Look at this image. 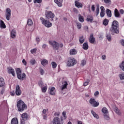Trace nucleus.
Here are the masks:
<instances>
[{
    "mask_svg": "<svg viewBox=\"0 0 124 124\" xmlns=\"http://www.w3.org/2000/svg\"><path fill=\"white\" fill-rule=\"evenodd\" d=\"M120 28H119V22L117 20H114L112 23L111 27L109 31L112 35L115 33L118 34L120 32Z\"/></svg>",
    "mask_w": 124,
    "mask_h": 124,
    "instance_id": "1",
    "label": "nucleus"
},
{
    "mask_svg": "<svg viewBox=\"0 0 124 124\" xmlns=\"http://www.w3.org/2000/svg\"><path fill=\"white\" fill-rule=\"evenodd\" d=\"M60 112H56L54 114V116L56 117L53 120V124H63L62 117H61L60 118L58 117L60 116Z\"/></svg>",
    "mask_w": 124,
    "mask_h": 124,
    "instance_id": "2",
    "label": "nucleus"
},
{
    "mask_svg": "<svg viewBox=\"0 0 124 124\" xmlns=\"http://www.w3.org/2000/svg\"><path fill=\"white\" fill-rule=\"evenodd\" d=\"M17 107L19 112H22L27 109V105L25 104L24 101L22 100H19L17 103Z\"/></svg>",
    "mask_w": 124,
    "mask_h": 124,
    "instance_id": "3",
    "label": "nucleus"
},
{
    "mask_svg": "<svg viewBox=\"0 0 124 124\" xmlns=\"http://www.w3.org/2000/svg\"><path fill=\"white\" fill-rule=\"evenodd\" d=\"M16 72L17 77L18 79H19L21 81L24 80V79L26 78V74H25V73H23L22 75V71H21V69H20L19 68H17V69H16Z\"/></svg>",
    "mask_w": 124,
    "mask_h": 124,
    "instance_id": "4",
    "label": "nucleus"
},
{
    "mask_svg": "<svg viewBox=\"0 0 124 124\" xmlns=\"http://www.w3.org/2000/svg\"><path fill=\"white\" fill-rule=\"evenodd\" d=\"M46 17L47 19H51V21H54V18H55V14L51 11H46Z\"/></svg>",
    "mask_w": 124,
    "mask_h": 124,
    "instance_id": "5",
    "label": "nucleus"
},
{
    "mask_svg": "<svg viewBox=\"0 0 124 124\" xmlns=\"http://www.w3.org/2000/svg\"><path fill=\"white\" fill-rule=\"evenodd\" d=\"M40 20H41L43 25H44L46 28H51L52 27V23L48 20H45L43 17H40Z\"/></svg>",
    "mask_w": 124,
    "mask_h": 124,
    "instance_id": "6",
    "label": "nucleus"
},
{
    "mask_svg": "<svg viewBox=\"0 0 124 124\" xmlns=\"http://www.w3.org/2000/svg\"><path fill=\"white\" fill-rule=\"evenodd\" d=\"M77 63V62L76 60L73 58H69L68 59V61L67 62V66H73L75 64Z\"/></svg>",
    "mask_w": 124,
    "mask_h": 124,
    "instance_id": "7",
    "label": "nucleus"
},
{
    "mask_svg": "<svg viewBox=\"0 0 124 124\" xmlns=\"http://www.w3.org/2000/svg\"><path fill=\"white\" fill-rule=\"evenodd\" d=\"M50 45H51L54 50H59V43L56 41H49V42Z\"/></svg>",
    "mask_w": 124,
    "mask_h": 124,
    "instance_id": "8",
    "label": "nucleus"
},
{
    "mask_svg": "<svg viewBox=\"0 0 124 124\" xmlns=\"http://www.w3.org/2000/svg\"><path fill=\"white\" fill-rule=\"evenodd\" d=\"M89 103L93 106V107H97L99 105V103L96 102L93 98H91L89 100Z\"/></svg>",
    "mask_w": 124,
    "mask_h": 124,
    "instance_id": "9",
    "label": "nucleus"
},
{
    "mask_svg": "<svg viewBox=\"0 0 124 124\" xmlns=\"http://www.w3.org/2000/svg\"><path fill=\"white\" fill-rule=\"evenodd\" d=\"M5 15L7 21H9V20H10V17H11V10L10 8H7L6 9Z\"/></svg>",
    "mask_w": 124,
    "mask_h": 124,
    "instance_id": "10",
    "label": "nucleus"
},
{
    "mask_svg": "<svg viewBox=\"0 0 124 124\" xmlns=\"http://www.w3.org/2000/svg\"><path fill=\"white\" fill-rule=\"evenodd\" d=\"M8 73L9 74H12L14 77H15V71L11 67H9L7 68Z\"/></svg>",
    "mask_w": 124,
    "mask_h": 124,
    "instance_id": "11",
    "label": "nucleus"
},
{
    "mask_svg": "<svg viewBox=\"0 0 124 124\" xmlns=\"http://www.w3.org/2000/svg\"><path fill=\"white\" fill-rule=\"evenodd\" d=\"M16 95H21V94H22V91H21V89H20V86L19 85H17L16 87Z\"/></svg>",
    "mask_w": 124,
    "mask_h": 124,
    "instance_id": "12",
    "label": "nucleus"
},
{
    "mask_svg": "<svg viewBox=\"0 0 124 124\" xmlns=\"http://www.w3.org/2000/svg\"><path fill=\"white\" fill-rule=\"evenodd\" d=\"M3 78H0V88H5V82H4Z\"/></svg>",
    "mask_w": 124,
    "mask_h": 124,
    "instance_id": "13",
    "label": "nucleus"
},
{
    "mask_svg": "<svg viewBox=\"0 0 124 124\" xmlns=\"http://www.w3.org/2000/svg\"><path fill=\"white\" fill-rule=\"evenodd\" d=\"M67 86H68V83H67V81H64L62 82V86L61 88L62 91H63L64 89H66V88H67Z\"/></svg>",
    "mask_w": 124,
    "mask_h": 124,
    "instance_id": "14",
    "label": "nucleus"
},
{
    "mask_svg": "<svg viewBox=\"0 0 124 124\" xmlns=\"http://www.w3.org/2000/svg\"><path fill=\"white\" fill-rule=\"evenodd\" d=\"M95 41V38L93 37V34H91L90 35V37L89 38V42H90V43H92V44H93Z\"/></svg>",
    "mask_w": 124,
    "mask_h": 124,
    "instance_id": "15",
    "label": "nucleus"
},
{
    "mask_svg": "<svg viewBox=\"0 0 124 124\" xmlns=\"http://www.w3.org/2000/svg\"><path fill=\"white\" fill-rule=\"evenodd\" d=\"M86 20L87 22H90V23H93V17L92 15H88L87 16Z\"/></svg>",
    "mask_w": 124,
    "mask_h": 124,
    "instance_id": "16",
    "label": "nucleus"
},
{
    "mask_svg": "<svg viewBox=\"0 0 124 124\" xmlns=\"http://www.w3.org/2000/svg\"><path fill=\"white\" fill-rule=\"evenodd\" d=\"M113 109L114 111H115L117 115H119V116H121V115H122L121 111H120V110L119 109V108H117V107L115 106H113Z\"/></svg>",
    "mask_w": 124,
    "mask_h": 124,
    "instance_id": "17",
    "label": "nucleus"
},
{
    "mask_svg": "<svg viewBox=\"0 0 124 124\" xmlns=\"http://www.w3.org/2000/svg\"><path fill=\"white\" fill-rule=\"evenodd\" d=\"M75 6L78 7V8H80V7L82 8L83 7V5L78 1H75Z\"/></svg>",
    "mask_w": 124,
    "mask_h": 124,
    "instance_id": "18",
    "label": "nucleus"
},
{
    "mask_svg": "<svg viewBox=\"0 0 124 124\" xmlns=\"http://www.w3.org/2000/svg\"><path fill=\"white\" fill-rule=\"evenodd\" d=\"M54 2L55 3H57L59 7L62 6V0H60V2L59 1V0H54Z\"/></svg>",
    "mask_w": 124,
    "mask_h": 124,
    "instance_id": "19",
    "label": "nucleus"
},
{
    "mask_svg": "<svg viewBox=\"0 0 124 124\" xmlns=\"http://www.w3.org/2000/svg\"><path fill=\"white\" fill-rule=\"evenodd\" d=\"M120 13L119 12V10L118 9H115L114 10V16L116 18H120Z\"/></svg>",
    "mask_w": 124,
    "mask_h": 124,
    "instance_id": "20",
    "label": "nucleus"
},
{
    "mask_svg": "<svg viewBox=\"0 0 124 124\" xmlns=\"http://www.w3.org/2000/svg\"><path fill=\"white\" fill-rule=\"evenodd\" d=\"M11 37L15 38L16 37V31L13 30L11 33Z\"/></svg>",
    "mask_w": 124,
    "mask_h": 124,
    "instance_id": "21",
    "label": "nucleus"
},
{
    "mask_svg": "<svg viewBox=\"0 0 124 124\" xmlns=\"http://www.w3.org/2000/svg\"><path fill=\"white\" fill-rule=\"evenodd\" d=\"M21 117L23 120H25L27 121V120H28V118H29V116H28V114L27 113H24L21 115Z\"/></svg>",
    "mask_w": 124,
    "mask_h": 124,
    "instance_id": "22",
    "label": "nucleus"
},
{
    "mask_svg": "<svg viewBox=\"0 0 124 124\" xmlns=\"http://www.w3.org/2000/svg\"><path fill=\"white\" fill-rule=\"evenodd\" d=\"M11 124H18V119L16 118H13L11 120Z\"/></svg>",
    "mask_w": 124,
    "mask_h": 124,
    "instance_id": "23",
    "label": "nucleus"
},
{
    "mask_svg": "<svg viewBox=\"0 0 124 124\" xmlns=\"http://www.w3.org/2000/svg\"><path fill=\"white\" fill-rule=\"evenodd\" d=\"M83 49L84 50H88L89 49V45L88 43H84L83 45Z\"/></svg>",
    "mask_w": 124,
    "mask_h": 124,
    "instance_id": "24",
    "label": "nucleus"
},
{
    "mask_svg": "<svg viewBox=\"0 0 124 124\" xmlns=\"http://www.w3.org/2000/svg\"><path fill=\"white\" fill-rule=\"evenodd\" d=\"M77 54V51H76V49H71L70 50V54L72 55H76Z\"/></svg>",
    "mask_w": 124,
    "mask_h": 124,
    "instance_id": "25",
    "label": "nucleus"
},
{
    "mask_svg": "<svg viewBox=\"0 0 124 124\" xmlns=\"http://www.w3.org/2000/svg\"><path fill=\"white\" fill-rule=\"evenodd\" d=\"M0 28H2V29H5V28H6V26H5L4 22H3V21L1 20L0 21Z\"/></svg>",
    "mask_w": 124,
    "mask_h": 124,
    "instance_id": "26",
    "label": "nucleus"
},
{
    "mask_svg": "<svg viewBox=\"0 0 124 124\" xmlns=\"http://www.w3.org/2000/svg\"><path fill=\"white\" fill-rule=\"evenodd\" d=\"M41 64L43 65L44 66H45L46 64H48V61L46 59H44L43 61L41 62Z\"/></svg>",
    "mask_w": 124,
    "mask_h": 124,
    "instance_id": "27",
    "label": "nucleus"
},
{
    "mask_svg": "<svg viewBox=\"0 0 124 124\" xmlns=\"http://www.w3.org/2000/svg\"><path fill=\"white\" fill-rule=\"evenodd\" d=\"M106 14L108 17H112V12L109 9H107Z\"/></svg>",
    "mask_w": 124,
    "mask_h": 124,
    "instance_id": "28",
    "label": "nucleus"
},
{
    "mask_svg": "<svg viewBox=\"0 0 124 124\" xmlns=\"http://www.w3.org/2000/svg\"><path fill=\"white\" fill-rule=\"evenodd\" d=\"M91 113L93 115V117L94 118H96V119L99 118V116H98V115L96 114V113L94 111H93V109L91 110Z\"/></svg>",
    "mask_w": 124,
    "mask_h": 124,
    "instance_id": "29",
    "label": "nucleus"
},
{
    "mask_svg": "<svg viewBox=\"0 0 124 124\" xmlns=\"http://www.w3.org/2000/svg\"><path fill=\"white\" fill-rule=\"evenodd\" d=\"M54 91H55V87H52L50 90V92H49L50 94H51V95H54V94H55Z\"/></svg>",
    "mask_w": 124,
    "mask_h": 124,
    "instance_id": "30",
    "label": "nucleus"
},
{
    "mask_svg": "<svg viewBox=\"0 0 124 124\" xmlns=\"http://www.w3.org/2000/svg\"><path fill=\"white\" fill-rule=\"evenodd\" d=\"M102 112L104 113V114H108V109L106 108H103L102 109Z\"/></svg>",
    "mask_w": 124,
    "mask_h": 124,
    "instance_id": "31",
    "label": "nucleus"
},
{
    "mask_svg": "<svg viewBox=\"0 0 124 124\" xmlns=\"http://www.w3.org/2000/svg\"><path fill=\"white\" fill-rule=\"evenodd\" d=\"M79 41L81 44H82V43H84V42L85 41V39H84V36H82L79 37Z\"/></svg>",
    "mask_w": 124,
    "mask_h": 124,
    "instance_id": "32",
    "label": "nucleus"
},
{
    "mask_svg": "<svg viewBox=\"0 0 124 124\" xmlns=\"http://www.w3.org/2000/svg\"><path fill=\"white\" fill-rule=\"evenodd\" d=\"M119 66L122 70H123V71H124V61H123L122 62Z\"/></svg>",
    "mask_w": 124,
    "mask_h": 124,
    "instance_id": "33",
    "label": "nucleus"
},
{
    "mask_svg": "<svg viewBox=\"0 0 124 124\" xmlns=\"http://www.w3.org/2000/svg\"><path fill=\"white\" fill-rule=\"evenodd\" d=\"M108 23H109V21H108V19L106 18L104 20L103 24L104 26H107V25H108Z\"/></svg>",
    "mask_w": 124,
    "mask_h": 124,
    "instance_id": "34",
    "label": "nucleus"
},
{
    "mask_svg": "<svg viewBox=\"0 0 124 124\" xmlns=\"http://www.w3.org/2000/svg\"><path fill=\"white\" fill-rule=\"evenodd\" d=\"M28 26H32V20L31 19H28L27 22Z\"/></svg>",
    "mask_w": 124,
    "mask_h": 124,
    "instance_id": "35",
    "label": "nucleus"
},
{
    "mask_svg": "<svg viewBox=\"0 0 124 124\" xmlns=\"http://www.w3.org/2000/svg\"><path fill=\"white\" fill-rule=\"evenodd\" d=\"M36 62V61H35V59H31L30 61V63H31V64L32 65H34V64H35Z\"/></svg>",
    "mask_w": 124,
    "mask_h": 124,
    "instance_id": "36",
    "label": "nucleus"
},
{
    "mask_svg": "<svg viewBox=\"0 0 124 124\" xmlns=\"http://www.w3.org/2000/svg\"><path fill=\"white\" fill-rule=\"evenodd\" d=\"M77 27L78 30H80L82 28V24L78 22L77 23Z\"/></svg>",
    "mask_w": 124,
    "mask_h": 124,
    "instance_id": "37",
    "label": "nucleus"
},
{
    "mask_svg": "<svg viewBox=\"0 0 124 124\" xmlns=\"http://www.w3.org/2000/svg\"><path fill=\"white\" fill-rule=\"evenodd\" d=\"M51 65L52 66V68H56V67H57V63L55 62H51Z\"/></svg>",
    "mask_w": 124,
    "mask_h": 124,
    "instance_id": "38",
    "label": "nucleus"
},
{
    "mask_svg": "<svg viewBox=\"0 0 124 124\" xmlns=\"http://www.w3.org/2000/svg\"><path fill=\"white\" fill-rule=\"evenodd\" d=\"M78 20L79 22L81 23H83L84 22V17L83 16H80L78 18Z\"/></svg>",
    "mask_w": 124,
    "mask_h": 124,
    "instance_id": "39",
    "label": "nucleus"
},
{
    "mask_svg": "<svg viewBox=\"0 0 124 124\" xmlns=\"http://www.w3.org/2000/svg\"><path fill=\"white\" fill-rule=\"evenodd\" d=\"M89 83H90V79H87V81L84 83L83 85L84 86V87H86V86H88Z\"/></svg>",
    "mask_w": 124,
    "mask_h": 124,
    "instance_id": "40",
    "label": "nucleus"
},
{
    "mask_svg": "<svg viewBox=\"0 0 124 124\" xmlns=\"http://www.w3.org/2000/svg\"><path fill=\"white\" fill-rule=\"evenodd\" d=\"M104 116V119H105V120H107V121H109V120H110V117H109V116H108V115L105 114Z\"/></svg>",
    "mask_w": 124,
    "mask_h": 124,
    "instance_id": "41",
    "label": "nucleus"
},
{
    "mask_svg": "<svg viewBox=\"0 0 124 124\" xmlns=\"http://www.w3.org/2000/svg\"><path fill=\"white\" fill-rule=\"evenodd\" d=\"M46 91H47V86H45V87L42 88V93H46Z\"/></svg>",
    "mask_w": 124,
    "mask_h": 124,
    "instance_id": "42",
    "label": "nucleus"
},
{
    "mask_svg": "<svg viewBox=\"0 0 124 124\" xmlns=\"http://www.w3.org/2000/svg\"><path fill=\"white\" fill-rule=\"evenodd\" d=\"M34 3H41L42 0H33Z\"/></svg>",
    "mask_w": 124,
    "mask_h": 124,
    "instance_id": "43",
    "label": "nucleus"
},
{
    "mask_svg": "<svg viewBox=\"0 0 124 124\" xmlns=\"http://www.w3.org/2000/svg\"><path fill=\"white\" fill-rule=\"evenodd\" d=\"M38 84L41 88H42V87H44V84L43 83V82H42V81H39Z\"/></svg>",
    "mask_w": 124,
    "mask_h": 124,
    "instance_id": "44",
    "label": "nucleus"
},
{
    "mask_svg": "<svg viewBox=\"0 0 124 124\" xmlns=\"http://www.w3.org/2000/svg\"><path fill=\"white\" fill-rule=\"evenodd\" d=\"M107 38L108 39V40L109 41H111V34H108L107 35Z\"/></svg>",
    "mask_w": 124,
    "mask_h": 124,
    "instance_id": "45",
    "label": "nucleus"
},
{
    "mask_svg": "<svg viewBox=\"0 0 124 124\" xmlns=\"http://www.w3.org/2000/svg\"><path fill=\"white\" fill-rule=\"evenodd\" d=\"M119 77L120 80H124V74H120Z\"/></svg>",
    "mask_w": 124,
    "mask_h": 124,
    "instance_id": "46",
    "label": "nucleus"
},
{
    "mask_svg": "<svg viewBox=\"0 0 124 124\" xmlns=\"http://www.w3.org/2000/svg\"><path fill=\"white\" fill-rule=\"evenodd\" d=\"M36 51H37V49L34 48L31 50V54H34V53H36Z\"/></svg>",
    "mask_w": 124,
    "mask_h": 124,
    "instance_id": "47",
    "label": "nucleus"
},
{
    "mask_svg": "<svg viewBox=\"0 0 124 124\" xmlns=\"http://www.w3.org/2000/svg\"><path fill=\"white\" fill-rule=\"evenodd\" d=\"M96 16L99 14V7L97 6L96 10Z\"/></svg>",
    "mask_w": 124,
    "mask_h": 124,
    "instance_id": "48",
    "label": "nucleus"
},
{
    "mask_svg": "<svg viewBox=\"0 0 124 124\" xmlns=\"http://www.w3.org/2000/svg\"><path fill=\"white\" fill-rule=\"evenodd\" d=\"M86 63V61L85 60L81 61V65H82V66H84V65H85Z\"/></svg>",
    "mask_w": 124,
    "mask_h": 124,
    "instance_id": "49",
    "label": "nucleus"
},
{
    "mask_svg": "<svg viewBox=\"0 0 124 124\" xmlns=\"http://www.w3.org/2000/svg\"><path fill=\"white\" fill-rule=\"evenodd\" d=\"M40 72L41 75H43V74H44V70H43L42 68H40Z\"/></svg>",
    "mask_w": 124,
    "mask_h": 124,
    "instance_id": "50",
    "label": "nucleus"
},
{
    "mask_svg": "<svg viewBox=\"0 0 124 124\" xmlns=\"http://www.w3.org/2000/svg\"><path fill=\"white\" fill-rule=\"evenodd\" d=\"M104 15H105V12H101L100 13L101 17H104Z\"/></svg>",
    "mask_w": 124,
    "mask_h": 124,
    "instance_id": "51",
    "label": "nucleus"
},
{
    "mask_svg": "<svg viewBox=\"0 0 124 124\" xmlns=\"http://www.w3.org/2000/svg\"><path fill=\"white\" fill-rule=\"evenodd\" d=\"M26 121H27V120H24V119H22L21 120V124H26Z\"/></svg>",
    "mask_w": 124,
    "mask_h": 124,
    "instance_id": "52",
    "label": "nucleus"
},
{
    "mask_svg": "<svg viewBox=\"0 0 124 124\" xmlns=\"http://www.w3.org/2000/svg\"><path fill=\"white\" fill-rule=\"evenodd\" d=\"M5 91V87L3 88L0 92L1 94H3V93H4Z\"/></svg>",
    "mask_w": 124,
    "mask_h": 124,
    "instance_id": "53",
    "label": "nucleus"
},
{
    "mask_svg": "<svg viewBox=\"0 0 124 124\" xmlns=\"http://www.w3.org/2000/svg\"><path fill=\"white\" fill-rule=\"evenodd\" d=\"M100 9H101V12H105V9L104 8V7L101 6Z\"/></svg>",
    "mask_w": 124,
    "mask_h": 124,
    "instance_id": "54",
    "label": "nucleus"
},
{
    "mask_svg": "<svg viewBox=\"0 0 124 124\" xmlns=\"http://www.w3.org/2000/svg\"><path fill=\"white\" fill-rule=\"evenodd\" d=\"M36 42H37V43H39V42H40V39L39 38V37H36Z\"/></svg>",
    "mask_w": 124,
    "mask_h": 124,
    "instance_id": "55",
    "label": "nucleus"
},
{
    "mask_svg": "<svg viewBox=\"0 0 124 124\" xmlns=\"http://www.w3.org/2000/svg\"><path fill=\"white\" fill-rule=\"evenodd\" d=\"M22 62H23V64H24V65H27V61H26V60L23 59L22 60Z\"/></svg>",
    "mask_w": 124,
    "mask_h": 124,
    "instance_id": "56",
    "label": "nucleus"
},
{
    "mask_svg": "<svg viewBox=\"0 0 124 124\" xmlns=\"http://www.w3.org/2000/svg\"><path fill=\"white\" fill-rule=\"evenodd\" d=\"M99 94V92L98 91H96L94 93V95L95 96H97V95H98Z\"/></svg>",
    "mask_w": 124,
    "mask_h": 124,
    "instance_id": "57",
    "label": "nucleus"
},
{
    "mask_svg": "<svg viewBox=\"0 0 124 124\" xmlns=\"http://www.w3.org/2000/svg\"><path fill=\"white\" fill-rule=\"evenodd\" d=\"M92 11L94 12V10H95V8L94 7V5H93L92 6Z\"/></svg>",
    "mask_w": 124,
    "mask_h": 124,
    "instance_id": "58",
    "label": "nucleus"
},
{
    "mask_svg": "<svg viewBox=\"0 0 124 124\" xmlns=\"http://www.w3.org/2000/svg\"><path fill=\"white\" fill-rule=\"evenodd\" d=\"M73 11H74V12H75V13H78V10H77V9H76V8H74V9H73Z\"/></svg>",
    "mask_w": 124,
    "mask_h": 124,
    "instance_id": "59",
    "label": "nucleus"
},
{
    "mask_svg": "<svg viewBox=\"0 0 124 124\" xmlns=\"http://www.w3.org/2000/svg\"><path fill=\"white\" fill-rule=\"evenodd\" d=\"M120 13L121 14H124V10H123V9H121V10H120Z\"/></svg>",
    "mask_w": 124,
    "mask_h": 124,
    "instance_id": "60",
    "label": "nucleus"
},
{
    "mask_svg": "<svg viewBox=\"0 0 124 124\" xmlns=\"http://www.w3.org/2000/svg\"><path fill=\"white\" fill-rule=\"evenodd\" d=\"M46 47H47V45H46V44L43 45L42 48L45 49V48H46Z\"/></svg>",
    "mask_w": 124,
    "mask_h": 124,
    "instance_id": "61",
    "label": "nucleus"
},
{
    "mask_svg": "<svg viewBox=\"0 0 124 124\" xmlns=\"http://www.w3.org/2000/svg\"><path fill=\"white\" fill-rule=\"evenodd\" d=\"M102 60H105V59H106V56H105V55H103V56H102Z\"/></svg>",
    "mask_w": 124,
    "mask_h": 124,
    "instance_id": "62",
    "label": "nucleus"
},
{
    "mask_svg": "<svg viewBox=\"0 0 124 124\" xmlns=\"http://www.w3.org/2000/svg\"><path fill=\"white\" fill-rule=\"evenodd\" d=\"M121 44L123 46H124V39L121 41Z\"/></svg>",
    "mask_w": 124,
    "mask_h": 124,
    "instance_id": "63",
    "label": "nucleus"
},
{
    "mask_svg": "<svg viewBox=\"0 0 124 124\" xmlns=\"http://www.w3.org/2000/svg\"><path fill=\"white\" fill-rule=\"evenodd\" d=\"M78 124H83V123H82V121H78Z\"/></svg>",
    "mask_w": 124,
    "mask_h": 124,
    "instance_id": "64",
    "label": "nucleus"
}]
</instances>
